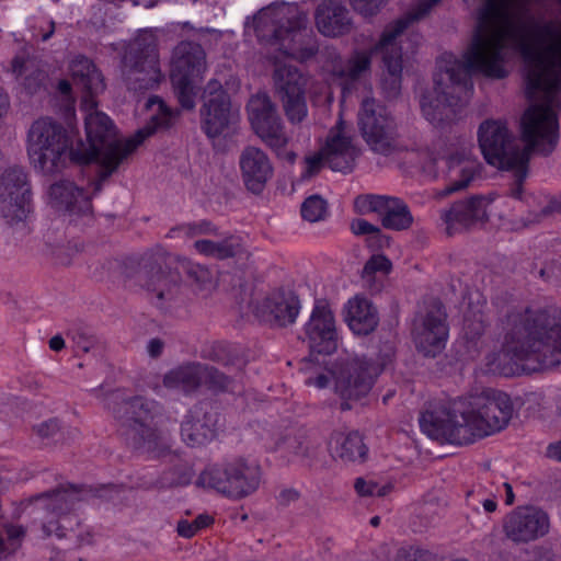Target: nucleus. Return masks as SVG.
<instances>
[{
	"label": "nucleus",
	"instance_id": "nucleus-7",
	"mask_svg": "<svg viewBox=\"0 0 561 561\" xmlns=\"http://www.w3.org/2000/svg\"><path fill=\"white\" fill-rule=\"evenodd\" d=\"M261 482V468L254 461L239 458L206 468L197 484L222 495L240 500L255 492Z\"/></svg>",
	"mask_w": 561,
	"mask_h": 561
},
{
	"label": "nucleus",
	"instance_id": "nucleus-51",
	"mask_svg": "<svg viewBox=\"0 0 561 561\" xmlns=\"http://www.w3.org/2000/svg\"><path fill=\"white\" fill-rule=\"evenodd\" d=\"M437 1L438 0H426L425 2L421 3L419 9L411 14L412 19L417 20L423 16Z\"/></svg>",
	"mask_w": 561,
	"mask_h": 561
},
{
	"label": "nucleus",
	"instance_id": "nucleus-37",
	"mask_svg": "<svg viewBox=\"0 0 561 561\" xmlns=\"http://www.w3.org/2000/svg\"><path fill=\"white\" fill-rule=\"evenodd\" d=\"M24 536L19 526H5L0 529V554L10 553L18 549Z\"/></svg>",
	"mask_w": 561,
	"mask_h": 561
},
{
	"label": "nucleus",
	"instance_id": "nucleus-35",
	"mask_svg": "<svg viewBox=\"0 0 561 561\" xmlns=\"http://www.w3.org/2000/svg\"><path fill=\"white\" fill-rule=\"evenodd\" d=\"M387 196L381 195H360L354 201V210L359 215L377 214L381 216L382 209L387 205Z\"/></svg>",
	"mask_w": 561,
	"mask_h": 561
},
{
	"label": "nucleus",
	"instance_id": "nucleus-36",
	"mask_svg": "<svg viewBox=\"0 0 561 561\" xmlns=\"http://www.w3.org/2000/svg\"><path fill=\"white\" fill-rule=\"evenodd\" d=\"M351 230L354 234H367L369 245L382 248L389 244V239L380 233V230L364 219H355L351 224Z\"/></svg>",
	"mask_w": 561,
	"mask_h": 561
},
{
	"label": "nucleus",
	"instance_id": "nucleus-12",
	"mask_svg": "<svg viewBox=\"0 0 561 561\" xmlns=\"http://www.w3.org/2000/svg\"><path fill=\"white\" fill-rule=\"evenodd\" d=\"M45 501L48 510L43 530L47 536L76 539V547H85L94 542V534L89 527L80 525L77 516L69 512V501L65 492H56Z\"/></svg>",
	"mask_w": 561,
	"mask_h": 561
},
{
	"label": "nucleus",
	"instance_id": "nucleus-23",
	"mask_svg": "<svg viewBox=\"0 0 561 561\" xmlns=\"http://www.w3.org/2000/svg\"><path fill=\"white\" fill-rule=\"evenodd\" d=\"M47 202L57 211L70 216L88 214L91 210L89 194L68 180L56 182L49 186Z\"/></svg>",
	"mask_w": 561,
	"mask_h": 561
},
{
	"label": "nucleus",
	"instance_id": "nucleus-47",
	"mask_svg": "<svg viewBox=\"0 0 561 561\" xmlns=\"http://www.w3.org/2000/svg\"><path fill=\"white\" fill-rule=\"evenodd\" d=\"M324 163H327V160L323 154V148L321 147L319 152L306 157L304 176L313 175Z\"/></svg>",
	"mask_w": 561,
	"mask_h": 561
},
{
	"label": "nucleus",
	"instance_id": "nucleus-8",
	"mask_svg": "<svg viewBox=\"0 0 561 561\" xmlns=\"http://www.w3.org/2000/svg\"><path fill=\"white\" fill-rule=\"evenodd\" d=\"M506 201L493 194L472 195L455 202L440 214L442 226L447 234L484 226L492 216L503 217Z\"/></svg>",
	"mask_w": 561,
	"mask_h": 561
},
{
	"label": "nucleus",
	"instance_id": "nucleus-61",
	"mask_svg": "<svg viewBox=\"0 0 561 561\" xmlns=\"http://www.w3.org/2000/svg\"><path fill=\"white\" fill-rule=\"evenodd\" d=\"M54 32V23L53 22H49L48 23V31L42 35V39L43 41H46L50 37V35L53 34Z\"/></svg>",
	"mask_w": 561,
	"mask_h": 561
},
{
	"label": "nucleus",
	"instance_id": "nucleus-64",
	"mask_svg": "<svg viewBox=\"0 0 561 561\" xmlns=\"http://www.w3.org/2000/svg\"><path fill=\"white\" fill-rule=\"evenodd\" d=\"M51 560L53 561H62L61 559H59L57 556H51Z\"/></svg>",
	"mask_w": 561,
	"mask_h": 561
},
{
	"label": "nucleus",
	"instance_id": "nucleus-34",
	"mask_svg": "<svg viewBox=\"0 0 561 561\" xmlns=\"http://www.w3.org/2000/svg\"><path fill=\"white\" fill-rule=\"evenodd\" d=\"M392 264L385 255H373L365 264L363 270V278L373 284L378 276H386L390 273Z\"/></svg>",
	"mask_w": 561,
	"mask_h": 561
},
{
	"label": "nucleus",
	"instance_id": "nucleus-49",
	"mask_svg": "<svg viewBox=\"0 0 561 561\" xmlns=\"http://www.w3.org/2000/svg\"><path fill=\"white\" fill-rule=\"evenodd\" d=\"M31 66V61L23 57H15L11 62V72L20 79L30 70Z\"/></svg>",
	"mask_w": 561,
	"mask_h": 561
},
{
	"label": "nucleus",
	"instance_id": "nucleus-26",
	"mask_svg": "<svg viewBox=\"0 0 561 561\" xmlns=\"http://www.w3.org/2000/svg\"><path fill=\"white\" fill-rule=\"evenodd\" d=\"M217 374L199 365H187L167 374L164 377V386L170 389H179L187 392L203 382L217 385Z\"/></svg>",
	"mask_w": 561,
	"mask_h": 561
},
{
	"label": "nucleus",
	"instance_id": "nucleus-42",
	"mask_svg": "<svg viewBox=\"0 0 561 561\" xmlns=\"http://www.w3.org/2000/svg\"><path fill=\"white\" fill-rule=\"evenodd\" d=\"M369 55L366 53L355 54L347 64V69L339 72L340 79L353 80L362 75L369 65Z\"/></svg>",
	"mask_w": 561,
	"mask_h": 561
},
{
	"label": "nucleus",
	"instance_id": "nucleus-45",
	"mask_svg": "<svg viewBox=\"0 0 561 561\" xmlns=\"http://www.w3.org/2000/svg\"><path fill=\"white\" fill-rule=\"evenodd\" d=\"M214 228L213 226L207 221H201L198 224H190L182 227H179L174 230H172V236L175 234H183L186 237H195L198 234H206L213 232Z\"/></svg>",
	"mask_w": 561,
	"mask_h": 561
},
{
	"label": "nucleus",
	"instance_id": "nucleus-29",
	"mask_svg": "<svg viewBox=\"0 0 561 561\" xmlns=\"http://www.w3.org/2000/svg\"><path fill=\"white\" fill-rule=\"evenodd\" d=\"M330 450L334 457L353 462L362 461L367 454L363 438L357 433L334 435L330 442Z\"/></svg>",
	"mask_w": 561,
	"mask_h": 561
},
{
	"label": "nucleus",
	"instance_id": "nucleus-46",
	"mask_svg": "<svg viewBox=\"0 0 561 561\" xmlns=\"http://www.w3.org/2000/svg\"><path fill=\"white\" fill-rule=\"evenodd\" d=\"M296 9L291 5H282L276 9H268L261 13L259 23L267 24L268 22H279L283 18L291 15Z\"/></svg>",
	"mask_w": 561,
	"mask_h": 561
},
{
	"label": "nucleus",
	"instance_id": "nucleus-17",
	"mask_svg": "<svg viewBox=\"0 0 561 561\" xmlns=\"http://www.w3.org/2000/svg\"><path fill=\"white\" fill-rule=\"evenodd\" d=\"M405 26V21L400 20L396 25L387 28L373 51V54L380 55L382 58L381 88L387 96L396 95L401 87L402 46L400 37Z\"/></svg>",
	"mask_w": 561,
	"mask_h": 561
},
{
	"label": "nucleus",
	"instance_id": "nucleus-10",
	"mask_svg": "<svg viewBox=\"0 0 561 561\" xmlns=\"http://www.w3.org/2000/svg\"><path fill=\"white\" fill-rule=\"evenodd\" d=\"M0 150V214L9 225L25 221L32 211V193L27 172L21 167L4 170Z\"/></svg>",
	"mask_w": 561,
	"mask_h": 561
},
{
	"label": "nucleus",
	"instance_id": "nucleus-3",
	"mask_svg": "<svg viewBox=\"0 0 561 561\" xmlns=\"http://www.w3.org/2000/svg\"><path fill=\"white\" fill-rule=\"evenodd\" d=\"M514 415L511 397L493 388H474L453 400L447 409L426 412L420 424L432 439L468 445L505 430Z\"/></svg>",
	"mask_w": 561,
	"mask_h": 561
},
{
	"label": "nucleus",
	"instance_id": "nucleus-2",
	"mask_svg": "<svg viewBox=\"0 0 561 561\" xmlns=\"http://www.w3.org/2000/svg\"><path fill=\"white\" fill-rule=\"evenodd\" d=\"M510 321L502 348L485 355L484 371L512 376L561 363L560 311L529 308Z\"/></svg>",
	"mask_w": 561,
	"mask_h": 561
},
{
	"label": "nucleus",
	"instance_id": "nucleus-24",
	"mask_svg": "<svg viewBox=\"0 0 561 561\" xmlns=\"http://www.w3.org/2000/svg\"><path fill=\"white\" fill-rule=\"evenodd\" d=\"M239 164L244 185L253 193H261L273 176V165L267 154L259 148H245Z\"/></svg>",
	"mask_w": 561,
	"mask_h": 561
},
{
	"label": "nucleus",
	"instance_id": "nucleus-59",
	"mask_svg": "<svg viewBox=\"0 0 561 561\" xmlns=\"http://www.w3.org/2000/svg\"><path fill=\"white\" fill-rule=\"evenodd\" d=\"M65 346V341L61 336L59 335H55L53 336L50 340H49V347L53 350V351H60L62 350Z\"/></svg>",
	"mask_w": 561,
	"mask_h": 561
},
{
	"label": "nucleus",
	"instance_id": "nucleus-33",
	"mask_svg": "<svg viewBox=\"0 0 561 561\" xmlns=\"http://www.w3.org/2000/svg\"><path fill=\"white\" fill-rule=\"evenodd\" d=\"M278 450L288 458L289 461H304L312 455V449L307 442L298 437H288Z\"/></svg>",
	"mask_w": 561,
	"mask_h": 561
},
{
	"label": "nucleus",
	"instance_id": "nucleus-11",
	"mask_svg": "<svg viewBox=\"0 0 561 561\" xmlns=\"http://www.w3.org/2000/svg\"><path fill=\"white\" fill-rule=\"evenodd\" d=\"M248 114L256 135L268 145L282 159L294 162L296 154L286 150L288 137L284 133L282 119L275 105L265 93L251 98Z\"/></svg>",
	"mask_w": 561,
	"mask_h": 561
},
{
	"label": "nucleus",
	"instance_id": "nucleus-25",
	"mask_svg": "<svg viewBox=\"0 0 561 561\" xmlns=\"http://www.w3.org/2000/svg\"><path fill=\"white\" fill-rule=\"evenodd\" d=\"M343 320L355 335L370 334L379 323L377 309L363 296H355L346 301Z\"/></svg>",
	"mask_w": 561,
	"mask_h": 561
},
{
	"label": "nucleus",
	"instance_id": "nucleus-19",
	"mask_svg": "<svg viewBox=\"0 0 561 561\" xmlns=\"http://www.w3.org/2000/svg\"><path fill=\"white\" fill-rule=\"evenodd\" d=\"M204 98L202 119L205 133L210 138L228 133L237 118V113L231 110L221 84L217 80H211L207 84Z\"/></svg>",
	"mask_w": 561,
	"mask_h": 561
},
{
	"label": "nucleus",
	"instance_id": "nucleus-52",
	"mask_svg": "<svg viewBox=\"0 0 561 561\" xmlns=\"http://www.w3.org/2000/svg\"><path fill=\"white\" fill-rule=\"evenodd\" d=\"M163 344L160 340L153 339L148 343L147 350L150 356H159L162 352Z\"/></svg>",
	"mask_w": 561,
	"mask_h": 561
},
{
	"label": "nucleus",
	"instance_id": "nucleus-5",
	"mask_svg": "<svg viewBox=\"0 0 561 561\" xmlns=\"http://www.w3.org/2000/svg\"><path fill=\"white\" fill-rule=\"evenodd\" d=\"M422 171L437 178L446 173L449 184L439 193V197L469 186L479 172L480 164L470 154L468 147L455 142H438L420 156Z\"/></svg>",
	"mask_w": 561,
	"mask_h": 561
},
{
	"label": "nucleus",
	"instance_id": "nucleus-60",
	"mask_svg": "<svg viewBox=\"0 0 561 561\" xmlns=\"http://www.w3.org/2000/svg\"><path fill=\"white\" fill-rule=\"evenodd\" d=\"M291 27H287V28H284V26H278L276 30H275V34H274V37L275 39H279V41H285L287 36H289V33L291 32Z\"/></svg>",
	"mask_w": 561,
	"mask_h": 561
},
{
	"label": "nucleus",
	"instance_id": "nucleus-27",
	"mask_svg": "<svg viewBox=\"0 0 561 561\" xmlns=\"http://www.w3.org/2000/svg\"><path fill=\"white\" fill-rule=\"evenodd\" d=\"M318 30L325 36H339L350 28V19L345 8L339 2L323 1L316 12Z\"/></svg>",
	"mask_w": 561,
	"mask_h": 561
},
{
	"label": "nucleus",
	"instance_id": "nucleus-15",
	"mask_svg": "<svg viewBox=\"0 0 561 561\" xmlns=\"http://www.w3.org/2000/svg\"><path fill=\"white\" fill-rule=\"evenodd\" d=\"M305 335L312 353L332 354L340 345V332L330 304L317 300L308 322Z\"/></svg>",
	"mask_w": 561,
	"mask_h": 561
},
{
	"label": "nucleus",
	"instance_id": "nucleus-41",
	"mask_svg": "<svg viewBox=\"0 0 561 561\" xmlns=\"http://www.w3.org/2000/svg\"><path fill=\"white\" fill-rule=\"evenodd\" d=\"M394 561H437L430 550L417 546H404L398 549Z\"/></svg>",
	"mask_w": 561,
	"mask_h": 561
},
{
	"label": "nucleus",
	"instance_id": "nucleus-62",
	"mask_svg": "<svg viewBox=\"0 0 561 561\" xmlns=\"http://www.w3.org/2000/svg\"><path fill=\"white\" fill-rule=\"evenodd\" d=\"M379 523H380V518H379L378 516H375V517H373V518L370 519V524H371L373 526H378V525H379Z\"/></svg>",
	"mask_w": 561,
	"mask_h": 561
},
{
	"label": "nucleus",
	"instance_id": "nucleus-53",
	"mask_svg": "<svg viewBox=\"0 0 561 561\" xmlns=\"http://www.w3.org/2000/svg\"><path fill=\"white\" fill-rule=\"evenodd\" d=\"M547 456L551 459L561 461V442L550 444L547 448Z\"/></svg>",
	"mask_w": 561,
	"mask_h": 561
},
{
	"label": "nucleus",
	"instance_id": "nucleus-38",
	"mask_svg": "<svg viewBox=\"0 0 561 561\" xmlns=\"http://www.w3.org/2000/svg\"><path fill=\"white\" fill-rule=\"evenodd\" d=\"M301 215L310 222L322 220L327 215L325 201L318 195L308 197L301 206Z\"/></svg>",
	"mask_w": 561,
	"mask_h": 561
},
{
	"label": "nucleus",
	"instance_id": "nucleus-56",
	"mask_svg": "<svg viewBox=\"0 0 561 561\" xmlns=\"http://www.w3.org/2000/svg\"><path fill=\"white\" fill-rule=\"evenodd\" d=\"M298 499V492L295 490H285L279 494V501L287 504Z\"/></svg>",
	"mask_w": 561,
	"mask_h": 561
},
{
	"label": "nucleus",
	"instance_id": "nucleus-48",
	"mask_svg": "<svg viewBox=\"0 0 561 561\" xmlns=\"http://www.w3.org/2000/svg\"><path fill=\"white\" fill-rule=\"evenodd\" d=\"M353 8L362 15L368 16L375 14L386 0H350Z\"/></svg>",
	"mask_w": 561,
	"mask_h": 561
},
{
	"label": "nucleus",
	"instance_id": "nucleus-18",
	"mask_svg": "<svg viewBox=\"0 0 561 561\" xmlns=\"http://www.w3.org/2000/svg\"><path fill=\"white\" fill-rule=\"evenodd\" d=\"M158 412L159 407L154 402L146 401L140 397L124 401L114 409L115 416L130 430L133 438L135 440L139 438L148 445L158 439L156 432ZM148 448L150 449V446Z\"/></svg>",
	"mask_w": 561,
	"mask_h": 561
},
{
	"label": "nucleus",
	"instance_id": "nucleus-4",
	"mask_svg": "<svg viewBox=\"0 0 561 561\" xmlns=\"http://www.w3.org/2000/svg\"><path fill=\"white\" fill-rule=\"evenodd\" d=\"M78 131L71 125L61 126L49 117L34 121L26 134V153L30 164L43 174L61 171L68 161L75 162Z\"/></svg>",
	"mask_w": 561,
	"mask_h": 561
},
{
	"label": "nucleus",
	"instance_id": "nucleus-16",
	"mask_svg": "<svg viewBox=\"0 0 561 561\" xmlns=\"http://www.w3.org/2000/svg\"><path fill=\"white\" fill-rule=\"evenodd\" d=\"M358 125L364 139L373 150L385 152L391 146L396 134L394 121L387 108L374 99L363 101Z\"/></svg>",
	"mask_w": 561,
	"mask_h": 561
},
{
	"label": "nucleus",
	"instance_id": "nucleus-1",
	"mask_svg": "<svg viewBox=\"0 0 561 561\" xmlns=\"http://www.w3.org/2000/svg\"><path fill=\"white\" fill-rule=\"evenodd\" d=\"M69 70L75 85L83 92L81 107L87 112V141L81 139L75 141L76 149L71 151L75 162L81 164L95 162L108 175L157 128L170 124L172 113L160 99L153 98L147 104L152 113L153 127L140 129L130 138L118 139L112 119L105 113L95 110V96L105 89L102 75L89 59L83 57L73 59Z\"/></svg>",
	"mask_w": 561,
	"mask_h": 561
},
{
	"label": "nucleus",
	"instance_id": "nucleus-32",
	"mask_svg": "<svg viewBox=\"0 0 561 561\" xmlns=\"http://www.w3.org/2000/svg\"><path fill=\"white\" fill-rule=\"evenodd\" d=\"M194 248L199 254L216 259H226L237 253V243L232 238L224 242L197 240L194 243Z\"/></svg>",
	"mask_w": 561,
	"mask_h": 561
},
{
	"label": "nucleus",
	"instance_id": "nucleus-54",
	"mask_svg": "<svg viewBox=\"0 0 561 561\" xmlns=\"http://www.w3.org/2000/svg\"><path fill=\"white\" fill-rule=\"evenodd\" d=\"M57 428H58L57 422L49 421V422L42 424L38 427V433L43 436H49V435L54 434L57 431Z\"/></svg>",
	"mask_w": 561,
	"mask_h": 561
},
{
	"label": "nucleus",
	"instance_id": "nucleus-6",
	"mask_svg": "<svg viewBox=\"0 0 561 561\" xmlns=\"http://www.w3.org/2000/svg\"><path fill=\"white\" fill-rule=\"evenodd\" d=\"M381 370L382 367L379 364L365 357H354L332 367L329 370L330 380L327 376L320 375L314 379H309L307 383L319 389L332 385L341 400L342 409L346 410L353 408L369 393Z\"/></svg>",
	"mask_w": 561,
	"mask_h": 561
},
{
	"label": "nucleus",
	"instance_id": "nucleus-57",
	"mask_svg": "<svg viewBox=\"0 0 561 561\" xmlns=\"http://www.w3.org/2000/svg\"><path fill=\"white\" fill-rule=\"evenodd\" d=\"M312 53H313V51H312L311 49H308V50H301V51H300V50H297V49H295V48H290V50H289V51H287V53L285 54V56H284V57L287 59V56H289V55H290L291 57H294V58H296V59H305V58H307V57L311 56V55H312Z\"/></svg>",
	"mask_w": 561,
	"mask_h": 561
},
{
	"label": "nucleus",
	"instance_id": "nucleus-40",
	"mask_svg": "<svg viewBox=\"0 0 561 561\" xmlns=\"http://www.w3.org/2000/svg\"><path fill=\"white\" fill-rule=\"evenodd\" d=\"M138 72H145L146 78H141L145 81V88H151L153 84L158 83L161 79V72L158 66V59L154 54L148 55L144 61L137 65Z\"/></svg>",
	"mask_w": 561,
	"mask_h": 561
},
{
	"label": "nucleus",
	"instance_id": "nucleus-21",
	"mask_svg": "<svg viewBox=\"0 0 561 561\" xmlns=\"http://www.w3.org/2000/svg\"><path fill=\"white\" fill-rule=\"evenodd\" d=\"M322 148L327 164L334 171L350 170L357 154L348 127L342 121L329 131Z\"/></svg>",
	"mask_w": 561,
	"mask_h": 561
},
{
	"label": "nucleus",
	"instance_id": "nucleus-43",
	"mask_svg": "<svg viewBox=\"0 0 561 561\" xmlns=\"http://www.w3.org/2000/svg\"><path fill=\"white\" fill-rule=\"evenodd\" d=\"M213 522L211 517L208 515H199L193 522L188 520H180L178 524V534L184 538H192L195 536L201 529L207 527Z\"/></svg>",
	"mask_w": 561,
	"mask_h": 561
},
{
	"label": "nucleus",
	"instance_id": "nucleus-44",
	"mask_svg": "<svg viewBox=\"0 0 561 561\" xmlns=\"http://www.w3.org/2000/svg\"><path fill=\"white\" fill-rule=\"evenodd\" d=\"M485 329V321L481 313L466 317L463 320L462 332L466 339L474 340L480 336Z\"/></svg>",
	"mask_w": 561,
	"mask_h": 561
},
{
	"label": "nucleus",
	"instance_id": "nucleus-31",
	"mask_svg": "<svg viewBox=\"0 0 561 561\" xmlns=\"http://www.w3.org/2000/svg\"><path fill=\"white\" fill-rule=\"evenodd\" d=\"M354 488L359 496L385 497L394 490V482L390 479L366 477L356 479Z\"/></svg>",
	"mask_w": 561,
	"mask_h": 561
},
{
	"label": "nucleus",
	"instance_id": "nucleus-20",
	"mask_svg": "<svg viewBox=\"0 0 561 561\" xmlns=\"http://www.w3.org/2000/svg\"><path fill=\"white\" fill-rule=\"evenodd\" d=\"M412 335L416 348L425 356H435L444 350L448 329L445 313L439 305L433 306L432 310L425 314L417 316Z\"/></svg>",
	"mask_w": 561,
	"mask_h": 561
},
{
	"label": "nucleus",
	"instance_id": "nucleus-13",
	"mask_svg": "<svg viewBox=\"0 0 561 561\" xmlns=\"http://www.w3.org/2000/svg\"><path fill=\"white\" fill-rule=\"evenodd\" d=\"M551 527L549 514L536 505H519L502 522L506 539L514 543H529L546 537Z\"/></svg>",
	"mask_w": 561,
	"mask_h": 561
},
{
	"label": "nucleus",
	"instance_id": "nucleus-22",
	"mask_svg": "<svg viewBox=\"0 0 561 561\" xmlns=\"http://www.w3.org/2000/svg\"><path fill=\"white\" fill-rule=\"evenodd\" d=\"M256 318L277 325L293 323L299 312V302L291 291H276L253 307Z\"/></svg>",
	"mask_w": 561,
	"mask_h": 561
},
{
	"label": "nucleus",
	"instance_id": "nucleus-30",
	"mask_svg": "<svg viewBox=\"0 0 561 561\" xmlns=\"http://www.w3.org/2000/svg\"><path fill=\"white\" fill-rule=\"evenodd\" d=\"M382 224L386 228L401 230L412 224V216L407 205L398 198H387V205L381 213Z\"/></svg>",
	"mask_w": 561,
	"mask_h": 561
},
{
	"label": "nucleus",
	"instance_id": "nucleus-50",
	"mask_svg": "<svg viewBox=\"0 0 561 561\" xmlns=\"http://www.w3.org/2000/svg\"><path fill=\"white\" fill-rule=\"evenodd\" d=\"M167 277L162 274H157L152 277L148 288L152 291H156L159 298L164 297L163 287L167 285Z\"/></svg>",
	"mask_w": 561,
	"mask_h": 561
},
{
	"label": "nucleus",
	"instance_id": "nucleus-14",
	"mask_svg": "<svg viewBox=\"0 0 561 561\" xmlns=\"http://www.w3.org/2000/svg\"><path fill=\"white\" fill-rule=\"evenodd\" d=\"M273 79L276 89L282 94L280 100L288 121L293 124L302 122L308 114L305 100L308 78L286 60L276 58Z\"/></svg>",
	"mask_w": 561,
	"mask_h": 561
},
{
	"label": "nucleus",
	"instance_id": "nucleus-58",
	"mask_svg": "<svg viewBox=\"0 0 561 561\" xmlns=\"http://www.w3.org/2000/svg\"><path fill=\"white\" fill-rule=\"evenodd\" d=\"M503 489H504V492H505V504L506 505H512L515 501V495H514V492H513V488L510 483L507 482H504L503 483Z\"/></svg>",
	"mask_w": 561,
	"mask_h": 561
},
{
	"label": "nucleus",
	"instance_id": "nucleus-39",
	"mask_svg": "<svg viewBox=\"0 0 561 561\" xmlns=\"http://www.w3.org/2000/svg\"><path fill=\"white\" fill-rule=\"evenodd\" d=\"M467 503L472 510L482 506L485 513H493L497 508V502L492 494H486L482 488L471 490L467 495Z\"/></svg>",
	"mask_w": 561,
	"mask_h": 561
},
{
	"label": "nucleus",
	"instance_id": "nucleus-28",
	"mask_svg": "<svg viewBox=\"0 0 561 561\" xmlns=\"http://www.w3.org/2000/svg\"><path fill=\"white\" fill-rule=\"evenodd\" d=\"M215 420L201 410L193 411L181 427V435L188 446H201L215 436Z\"/></svg>",
	"mask_w": 561,
	"mask_h": 561
},
{
	"label": "nucleus",
	"instance_id": "nucleus-55",
	"mask_svg": "<svg viewBox=\"0 0 561 561\" xmlns=\"http://www.w3.org/2000/svg\"><path fill=\"white\" fill-rule=\"evenodd\" d=\"M58 90L60 92V94L62 96H65V99L70 103L72 104L73 103V98L71 96V87H70V83L66 80H61L59 82V85H58Z\"/></svg>",
	"mask_w": 561,
	"mask_h": 561
},
{
	"label": "nucleus",
	"instance_id": "nucleus-63",
	"mask_svg": "<svg viewBox=\"0 0 561 561\" xmlns=\"http://www.w3.org/2000/svg\"><path fill=\"white\" fill-rule=\"evenodd\" d=\"M30 80V77L28 76H25L24 80H23V84L28 89L31 88V83L28 82Z\"/></svg>",
	"mask_w": 561,
	"mask_h": 561
},
{
	"label": "nucleus",
	"instance_id": "nucleus-9",
	"mask_svg": "<svg viewBox=\"0 0 561 561\" xmlns=\"http://www.w3.org/2000/svg\"><path fill=\"white\" fill-rule=\"evenodd\" d=\"M206 71L205 53L199 45L181 43L173 51L171 80L182 107L195 106L197 88Z\"/></svg>",
	"mask_w": 561,
	"mask_h": 561
}]
</instances>
